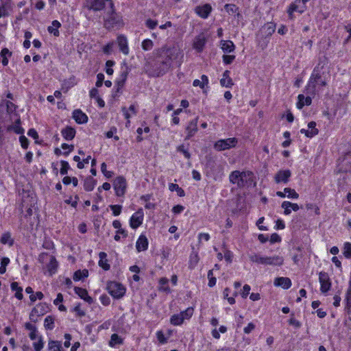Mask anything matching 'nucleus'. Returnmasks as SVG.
<instances>
[{
  "label": "nucleus",
  "mask_w": 351,
  "mask_h": 351,
  "mask_svg": "<svg viewBox=\"0 0 351 351\" xmlns=\"http://www.w3.org/2000/svg\"><path fill=\"white\" fill-rule=\"evenodd\" d=\"M155 55L157 58V67L154 70V73L156 75L159 76L166 73L171 66V63L168 60L167 55L165 53V51L163 47L155 50Z\"/></svg>",
  "instance_id": "obj_1"
},
{
  "label": "nucleus",
  "mask_w": 351,
  "mask_h": 351,
  "mask_svg": "<svg viewBox=\"0 0 351 351\" xmlns=\"http://www.w3.org/2000/svg\"><path fill=\"white\" fill-rule=\"evenodd\" d=\"M252 172L250 171H233L229 176V180L233 184H237L238 187H244L248 181L252 178Z\"/></svg>",
  "instance_id": "obj_2"
},
{
  "label": "nucleus",
  "mask_w": 351,
  "mask_h": 351,
  "mask_svg": "<svg viewBox=\"0 0 351 351\" xmlns=\"http://www.w3.org/2000/svg\"><path fill=\"white\" fill-rule=\"evenodd\" d=\"M250 260L261 265H282L283 263V258L279 256H262L257 254H252L250 256Z\"/></svg>",
  "instance_id": "obj_3"
},
{
  "label": "nucleus",
  "mask_w": 351,
  "mask_h": 351,
  "mask_svg": "<svg viewBox=\"0 0 351 351\" xmlns=\"http://www.w3.org/2000/svg\"><path fill=\"white\" fill-rule=\"evenodd\" d=\"M320 79L321 75L319 73L314 69L306 86V90L308 93L313 95L315 93V88L317 86H326V82L324 80H319Z\"/></svg>",
  "instance_id": "obj_4"
},
{
  "label": "nucleus",
  "mask_w": 351,
  "mask_h": 351,
  "mask_svg": "<svg viewBox=\"0 0 351 351\" xmlns=\"http://www.w3.org/2000/svg\"><path fill=\"white\" fill-rule=\"evenodd\" d=\"M237 143L238 139L235 137H232L226 139H219L215 143L213 147L215 150L221 152L235 147Z\"/></svg>",
  "instance_id": "obj_5"
},
{
  "label": "nucleus",
  "mask_w": 351,
  "mask_h": 351,
  "mask_svg": "<svg viewBox=\"0 0 351 351\" xmlns=\"http://www.w3.org/2000/svg\"><path fill=\"white\" fill-rule=\"evenodd\" d=\"M108 293L116 299L122 298L125 293V287L119 282L110 281L107 285Z\"/></svg>",
  "instance_id": "obj_6"
},
{
  "label": "nucleus",
  "mask_w": 351,
  "mask_h": 351,
  "mask_svg": "<svg viewBox=\"0 0 351 351\" xmlns=\"http://www.w3.org/2000/svg\"><path fill=\"white\" fill-rule=\"evenodd\" d=\"M39 260L42 263H44V261H48L46 268L50 276L53 275L57 271L58 263L53 256L49 255L47 254H43L40 256Z\"/></svg>",
  "instance_id": "obj_7"
},
{
  "label": "nucleus",
  "mask_w": 351,
  "mask_h": 351,
  "mask_svg": "<svg viewBox=\"0 0 351 351\" xmlns=\"http://www.w3.org/2000/svg\"><path fill=\"white\" fill-rule=\"evenodd\" d=\"M163 48L165 51V53L167 55L168 60H170L171 64L173 62L180 63L183 58V53L179 47L176 46H173L171 47L163 46Z\"/></svg>",
  "instance_id": "obj_8"
},
{
  "label": "nucleus",
  "mask_w": 351,
  "mask_h": 351,
  "mask_svg": "<svg viewBox=\"0 0 351 351\" xmlns=\"http://www.w3.org/2000/svg\"><path fill=\"white\" fill-rule=\"evenodd\" d=\"M113 188L118 197H123L126 193L127 181L123 176L117 177L113 182Z\"/></svg>",
  "instance_id": "obj_9"
},
{
  "label": "nucleus",
  "mask_w": 351,
  "mask_h": 351,
  "mask_svg": "<svg viewBox=\"0 0 351 351\" xmlns=\"http://www.w3.org/2000/svg\"><path fill=\"white\" fill-rule=\"evenodd\" d=\"M48 306L45 303L38 304L31 311L29 319L33 322H36L38 317L44 315L48 311Z\"/></svg>",
  "instance_id": "obj_10"
},
{
  "label": "nucleus",
  "mask_w": 351,
  "mask_h": 351,
  "mask_svg": "<svg viewBox=\"0 0 351 351\" xmlns=\"http://www.w3.org/2000/svg\"><path fill=\"white\" fill-rule=\"evenodd\" d=\"M110 7L112 8V12L109 17L105 21V25L108 27H113L117 25H121L123 24L121 16L117 14L114 9V4L111 1Z\"/></svg>",
  "instance_id": "obj_11"
},
{
  "label": "nucleus",
  "mask_w": 351,
  "mask_h": 351,
  "mask_svg": "<svg viewBox=\"0 0 351 351\" xmlns=\"http://www.w3.org/2000/svg\"><path fill=\"white\" fill-rule=\"evenodd\" d=\"M144 219V213L143 209L140 208L135 212L130 219V226L132 229H136L142 225Z\"/></svg>",
  "instance_id": "obj_12"
},
{
  "label": "nucleus",
  "mask_w": 351,
  "mask_h": 351,
  "mask_svg": "<svg viewBox=\"0 0 351 351\" xmlns=\"http://www.w3.org/2000/svg\"><path fill=\"white\" fill-rule=\"evenodd\" d=\"M319 281L321 285L320 291L324 293L328 292L331 287V282L328 274L324 271L319 272Z\"/></svg>",
  "instance_id": "obj_13"
},
{
  "label": "nucleus",
  "mask_w": 351,
  "mask_h": 351,
  "mask_svg": "<svg viewBox=\"0 0 351 351\" xmlns=\"http://www.w3.org/2000/svg\"><path fill=\"white\" fill-rule=\"evenodd\" d=\"M291 176V172L289 169L280 170L274 176V180L277 184L284 183L286 184L289 182Z\"/></svg>",
  "instance_id": "obj_14"
},
{
  "label": "nucleus",
  "mask_w": 351,
  "mask_h": 351,
  "mask_svg": "<svg viewBox=\"0 0 351 351\" xmlns=\"http://www.w3.org/2000/svg\"><path fill=\"white\" fill-rule=\"evenodd\" d=\"M301 3V0H295L294 2L290 5L287 12L291 19H293V14L294 12H298L300 14L304 12L306 6H300Z\"/></svg>",
  "instance_id": "obj_15"
},
{
  "label": "nucleus",
  "mask_w": 351,
  "mask_h": 351,
  "mask_svg": "<svg viewBox=\"0 0 351 351\" xmlns=\"http://www.w3.org/2000/svg\"><path fill=\"white\" fill-rule=\"evenodd\" d=\"M206 43V38L205 35L202 33L195 36L193 40V47L197 52H201L203 51Z\"/></svg>",
  "instance_id": "obj_16"
},
{
  "label": "nucleus",
  "mask_w": 351,
  "mask_h": 351,
  "mask_svg": "<svg viewBox=\"0 0 351 351\" xmlns=\"http://www.w3.org/2000/svg\"><path fill=\"white\" fill-rule=\"evenodd\" d=\"M121 110L127 120L126 126H128L130 124V119L137 114V106L135 104H132L128 109L126 107H122Z\"/></svg>",
  "instance_id": "obj_17"
},
{
  "label": "nucleus",
  "mask_w": 351,
  "mask_h": 351,
  "mask_svg": "<svg viewBox=\"0 0 351 351\" xmlns=\"http://www.w3.org/2000/svg\"><path fill=\"white\" fill-rule=\"evenodd\" d=\"M86 6L88 10L100 11L104 9L105 3L103 0H86Z\"/></svg>",
  "instance_id": "obj_18"
},
{
  "label": "nucleus",
  "mask_w": 351,
  "mask_h": 351,
  "mask_svg": "<svg viewBox=\"0 0 351 351\" xmlns=\"http://www.w3.org/2000/svg\"><path fill=\"white\" fill-rule=\"evenodd\" d=\"M308 128H311V130L301 129L300 133L304 134L308 138H312L318 134V129L316 128V123L315 121H311L308 124Z\"/></svg>",
  "instance_id": "obj_19"
},
{
  "label": "nucleus",
  "mask_w": 351,
  "mask_h": 351,
  "mask_svg": "<svg viewBox=\"0 0 351 351\" xmlns=\"http://www.w3.org/2000/svg\"><path fill=\"white\" fill-rule=\"evenodd\" d=\"M212 8L210 4H204L202 6H197L195 8V12L203 19H206L210 14Z\"/></svg>",
  "instance_id": "obj_20"
},
{
  "label": "nucleus",
  "mask_w": 351,
  "mask_h": 351,
  "mask_svg": "<svg viewBox=\"0 0 351 351\" xmlns=\"http://www.w3.org/2000/svg\"><path fill=\"white\" fill-rule=\"evenodd\" d=\"M282 208L284 209V214L289 215L291 211H298L300 209L299 206L295 203H292L289 201H285L282 203Z\"/></svg>",
  "instance_id": "obj_21"
},
{
  "label": "nucleus",
  "mask_w": 351,
  "mask_h": 351,
  "mask_svg": "<svg viewBox=\"0 0 351 351\" xmlns=\"http://www.w3.org/2000/svg\"><path fill=\"white\" fill-rule=\"evenodd\" d=\"M112 226L115 229H117L116 232V234L114 235V240L118 241L120 240L121 237L119 236V234H121L122 237L125 238L128 236V232L125 230L121 228V223L119 220H114L112 222Z\"/></svg>",
  "instance_id": "obj_22"
},
{
  "label": "nucleus",
  "mask_w": 351,
  "mask_h": 351,
  "mask_svg": "<svg viewBox=\"0 0 351 351\" xmlns=\"http://www.w3.org/2000/svg\"><path fill=\"white\" fill-rule=\"evenodd\" d=\"M148 240L145 235L141 234L136 243V248L138 252L145 251L148 247Z\"/></svg>",
  "instance_id": "obj_23"
},
{
  "label": "nucleus",
  "mask_w": 351,
  "mask_h": 351,
  "mask_svg": "<svg viewBox=\"0 0 351 351\" xmlns=\"http://www.w3.org/2000/svg\"><path fill=\"white\" fill-rule=\"evenodd\" d=\"M118 45L120 51L125 55L129 53V47L128 45V40L125 36L120 35L117 38Z\"/></svg>",
  "instance_id": "obj_24"
},
{
  "label": "nucleus",
  "mask_w": 351,
  "mask_h": 351,
  "mask_svg": "<svg viewBox=\"0 0 351 351\" xmlns=\"http://www.w3.org/2000/svg\"><path fill=\"white\" fill-rule=\"evenodd\" d=\"M186 130L187 132L186 138L189 139L197 131V118L193 119L189 123Z\"/></svg>",
  "instance_id": "obj_25"
},
{
  "label": "nucleus",
  "mask_w": 351,
  "mask_h": 351,
  "mask_svg": "<svg viewBox=\"0 0 351 351\" xmlns=\"http://www.w3.org/2000/svg\"><path fill=\"white\" fill-rule=\"evenodd\" d=\"M73 118L79 123H85L88 121V117L81 110H75L73 112Z\"/></svg>",
  "instance_id": "obj_26"
},
{
  "label": "nucleus",
  "mask_w": 351,
  "mask_h": 351,
  "mask_svg": "<svg viewBox=\"0 0 351 351\" xmlns=\"http://www.w3.org/2000/svg\"><path fill=\"white\" fill-rule=\"evenodd\" d=\"M276 286L281 287L283 289H287L291 286V281L289 278L279 277L276 278L274 280Z\"/></svg>",
  "instance_id": "obj_27"
},
{
  "label": "nucleus",
  "mask_w": 351,
  "mask_h": 351,
  "mask_svg": "<svg viewBox=\"0 0 351 351\" xmlns=\"http://www.w3.org/2000/svg\"><path fill=\"white\" fill-rule=\"evenodd\" d=\"M298 99L297 108L299 109H302L304 106H310L312 103L311 96L305 97L304 95L300 94L298 96Z\"/></svg>",
  "instance_id": "obj_28"
},
{
  "label": "nucleus",
  "mask_w": 351,
  "mask_h": 351,
  "mask_svg": "<svg viewBox=\"0 0 351 351\" xmlns=\"http://www.w3.org/2000/svg\"><path fill=\"white\" fill-rule=\"evenodd\" d=\"M74 290L75 293L82 299L88 302L89 304L93 302V298L88 295V291L85 289L81 287H75Z\"/></svg>",
  "instance_id": "obj_29"
},
{
  "label": "nucleus",
  "mask_w": 351,
  "mask_h": 351,
  "mask_svg": "<svg viewBox=\"0 0 351 351\" xmlns=\"http://www.w3.org/2000/svg\"><path fill=\"white\" fill-rule=\"evenodd\" d=\"M0 242L3 245H8L9 247H11L14 245V240L10 232H5L0 238Z\"/></svg>",
  "instance_id": "obj_30"
},
{
  "label": "nucleus",
  "mask_w": 351,
  "mask_h": 351,
  "mask_svg": "<svg viewBox=\"0 0 351 351\" xmlns=\"http://www.w3.org/2000/svg\"><path fill=\"white\" fill-rule=\"evenodd\" d=\"M230 72L229 71H225L223 73V77L220 80V84L222 86L231 87L233 85L232 80L230 77Z\"/></svg>",
  "instance_id": "obj_31"
},
{
  "label": "nucleus",
  "mask_w": 351,
  "mask_h": 351,
  "mask_svg": "<svg viewBox=\"0 0 351 351\" xmlns=\"http://www.w3.org/2000/svg\"><path fill=\"white\" fill-rule=\"evenodd\" d=\"M220 46L224 53H230L234 50L235 46L231 40H221Z\"/></svg>",
  "instance_id": "obj_32"
},
{
  "label": "nucleus",
  "mask_w": 351,
  "mask_h": 351,
  "mask_svg": "<svg viewBox=\"0 0 351 351\" xmlns=\"http://www.w3.org/2000/svg\"><path fill=\"white\" fill-rule=\"evenodd\" d=\"M61 133L66 141H71L75 137V130L71 127H66L62 130Z\"/></svg>",
  "instance_id": "obj_33"
},
{
  "label": "nucleus",
  "mask_w": 351,
  "mask_h": 351,
  "mask_svg": "<svg viewBox=\"0 0 351 351\" xmlns=\"http://www.w3.org/2000/svg\"><path fill=\"white\" fill-rule=\"evenodd\" d=\"M11 290L15 292L14 296L19 300H21L23 298V295L22 293L23 289L19 287V283L17 282H13L10 285Z\"/></svg>",
  "instance_id": "obj_34"
},
{
  "label": "nucleus",
  "mask_w": 351,
  "mask_h": 351,
  "mask_svg": "<svg viewBox=\"0 0 351 351\" xmlns=\"http://www.w3.org/2000/svg\"><path fill=\"white\" fill-rule=\"evenodd\" d=\"M95 184L96 180L90 176L87 177L84 181V188L86 191H92Z\"/></svg>",
  "instance_id": "obj_35"
},
{
  "label": "nucleus",
  "mask_w": 351,
  "mask_h": 351,
  "mask_svg": "<svg viewBox=\"0 0 351 351\" xmlns=\"http://www.w3.org/2000/svg\"><path fill=\"white\" fill-rule=\"evenodd\" d=\"M99 265L104 270H108L110 269V265L108 263V260L106 258L107 254L105 252H101L99 253Z\"/></svg>",
  "instance_id": "obj_36"
},
{
  "label": "nucleus",
  "mask_w": 351,
  "mask_h": 351,
  "mask_svg": "<svg viewBox=\"0 0 351 351\" xmlns=\"http://www.w3.org/2000/svg\"><path fill=\"white\" fill-rule=\"evenodd\" d=\"M61 26L60 23L58 21H53L51 25L48 27V32L53 34L54 36H59L58 28Z\"/></svg>",
  "instance_id": "obj_37"
},
{
  "label": "nucleus",
  "mask_w": 351,
  "mask_h": 351,
  "mask_svg": "<svg viewBox=\"0 0 351 351\" xmlns=\"http://www.w3.org/2000/svg\"><path fill=\"white\" fill-rule=\"evenodd\" d=\"M201 81L199 80H195L193 82V85L195 87L199 86L203 89L204 86L208 84V78L206 75H202L201 76Z\"/></svg>",
  "instance_id": "obj_38"
},
{
  "label": "nucleus",
  "mask_w": 351,
  "mask_h": 351,
  "mask_svg": "<svg viewBox=\"0 0 351 351\" xmlns=\"http://www.w3.org/2000/svg\"><path fill=\"white\" fill-rule=\"evenodd\" d=\"M49 351H61L62 344L60 341L51 340L48 343Z\"/></svg>",
  "instance_id": "obj_39"
},
{
  "label": "nucleus",
  "mask_w": 351,
  "mask_h": 351,
  "mask_svg": "<svg viewBox=\"0 0 351 351\" xmlns=\"http://www.w3.org/2000/svg\"><path fill=\"white\" fill-rule=\"evenodd\" d=\"M194 313L193 307H188L183 311H181L179 314L182 317V318L185 320H189Z\"/></svg>",
  "instance_id": "obj_40"
},
{
  "label": "nucleus",
  "mask_w": 351,
  "mask_h": 351,
  "mask_svg": "<svg viewBox=\"0 0 351 351\" xmlns=\"http://www.w3.org/2000/svg\"><path fill=\"white\" fill-rule=\"evenodd\" d=\"M12 55V53L9 51L7 48H3L1 53L0 56L2 58V64L3 66H7L8 64V57H10Z\"/></svg>",
  "instance_id": "obj_41"
},
{
  "label": "nucleus",
  "mask_w": 351,
  "mask_h": 351,
  "mask_svg": "<svg viewBox=\"0 0 351 351\" xmlns=\"http://www.w3.org/2000/svg\"><path fill=\"white\" fill-rule=\"evenodd\" d=\"M123 343V339L119 337L117 334H112L109 341V345L111 347H114L117 345H121Z\"/></svg>",
  "instance_id": "obj_42"
},
{
  "label": "nucleus",
  "mask_w": 351,
  "mask_h": 351,
  "mask_svg": "<svg viewBox=\"0 0 351 351\" xmlns=\"http://www.w3.org/2000/svg\"><path fill=\"white\" fill-rule=\"evenodd\" d=\"M184 322L179 313L173 314L170 318V323L173 326H180Z\"/></svg>",
  "instance_id": "obj_43"
},
{
  "label": "nucleus",
  "mask_w": 351,
  "mask_h": 351,
  "mask_svg": "<svg viewBox=\"0 0 351 351\" xmlns=\"http://www.w3.org/2000/svg\"><path fill=\"white\" fill-rule=\"evenodd\" d=\"M10 130L14 131L16 134H23L24 132V130L21 126V121L20 119H17L15 123L10 127Z\"/></svg>",
  "instance_id": "obj_44"
},
{
  "label": "nucleus",
  "mask_w": 351,
  "mask_h": 351,
  "mask_svg": "<svg viewBox=\"0 0 351 351\" xmlns=\"http://www.w3.org/2000/svg\"><path fill=\"white\" fill-rule=\"evenodd\" d=\"M44 326L47 330H52L54 328V318L52 316H47L44 321Z\"/></svg>",
  "instance_id": "obj_45"
},
{
  "label": "nucleus",
  "mask_w": 351,
  "mask_h": 351,
  "mask_svg": "<svg viewBox=\"0 0 351 351\" xmlns=\"http://www.w3.org/2000/svg\"><path fill=\"white\" fill-rule=\"evenodd\" d=\"M169 280L167 278H162L159 280L160 290L165 292H170V289L168 286Z\"/></svg>",
  "instance_id": "obj_46"
},
{
  "label": "nucleus",
  "mask_w": 351,
  "mask_h": 351,
  "mask_svg": "<svg viewBox=\"0 0 351 351\" xmlns=\"http://www.w3.org/2000/svg\"><path fill=\"white\" fill-rule=\"evenodd\" d=\"M169 189L171 191H176L178 193V195L180 196V197H182L184 195V190L180 188L178 184H173V183H171L169 184Z\"/></svg>",
  "instance_id": "obj_47"
},
{
  "label": "nucleus",
  "mask_w": 351,
  "mask_h": 351,
  "mask_svg": "<svg viewBox=\"0 0 351 351\" xmlns=\"http://www.w3.org/2000/svg\"><path fill=\"white\" fill-rule=\"evenodd\" d=\"M285 193L289 199H296L299 197V194L293 189L285 188Z\"/></svg>",
  "instance_id": "obj_48"
},
{
  "label": "nucleus",
  "mask_w": 351,
  "mask_h": 351,
  "mask_svg": "<svg viewBox=\"0 0 351 351\" xmlns=\"http://www.w3.org/2000/svg\"><path fill=\"white\" fill-rule=\"evenodd\" d=\"M88 274V272L86 269H84L83 271L78 270L75 272L74 276H73V280L75 281L80 280L85 277H87Z\"/></svg>",
  "instance_id": "obj_49"
},
{
  "label": "nucleus",
  "mask_w": 351,
  "mask_h": 351,
  "mask_svg": "<svg viewBox=\"0 0 351 351\" xmlns=\"http://www.w3.org/2000/svg\"><path fill=\"white\" fill-rule=\"evenodd\" d=\"M154 43L150 39H145L143 40L141 47L144 51H149L153 48Z\"/></svg>",
  "instance_id": "obj_50"
},
{
  "label": "nucleus",
  "mask_w": 351,
  "mask_h": 351,
  "mask_svg": "<svg viewBox=\"0 0 351 351\" xmlns=\"http://www.w3.org/2000/svg\"><path fill=\"white\" fill-rule=\"evenodd\" d=\"M33 347L35 351H41L44 347V341L43 337H39L33 343Z\"/></svg>",
  "instance_id": "obj_51"
},
{
  "label": "nucleus",
  "mask_w": 351,
  "mask_h": 351,
  "mask_svg": "<svg viewBox=\"0 0 351 351\" xmlns=\"http://www.w3.org/2000/svg\"><path fill=\"white\" fill-rule=\"evenodd\" d=\"M344 256L347 258H351V243L346 242L343 245V252Z\"/></svg>",
  "instance_id": "obj_52"
},
{
  "label": "nucleus",
  "mask_w": 351,
  "mask_h": 351,
  "mask_svg": "<svg viewBox=\"0 0 351 351\" xmlns=\"http://www.w3.org/2000/svg\"><path fill=\"white\" fill-rule=\"evenodd\" d=\"M69 162L64 160L61 161V168L60 170V173L61 175H66L68 173V170L69 169Z\"/></svg>",
  "instance_id": "obj_53"
},
{
  "label": "nucleus",
  "mask_w": 351,
  "mask_h": 351,
  "mask_svg": "<svg viewBox=\"0 0 351 351\" xmlns=\"http://www.w3.org/2000/svg\"><path fill=\"white\" fill-rule=\"evenodd\" d=\"M226 11L228 14H235L238 10V8L234 4H226L224 6Z\"/></svg>",
  "instance_id": "obj_54"
},
{
  "label": "nucleus",
  "mask_w": 351,
  "mask_h": 351,
  "mask_svg": "<svg viewBox=\"0 0 351 351\" xmlns=\"http://www.w3.org/2000/svg\"><path fill=\"white\" fill-rule=\"evenodd\" d=\"M107 165L105 162H103L101 165V172L103 173V174L107 178H110L113 175V172L112 171H108L107 169Z\"/></svg>",
  "instance_id": "obj_55"
},
{
  "label": "nucleus",
  "mask_w": 351,
  "mask_h": 351,
  "mask_svg": "<svg viewBox=\"0 0 351 351\" xmlns=\"http://www.w3.org/2000/svg\"><path fill=\"white\" fill-rule=\"evenodd\" d=\"M110 208L112 211L114 216H118L121 213L122 206L121 205H110Z\"/></svg>",
  "instance_id": "obj_56"
},
{
  "label": "nucleus",
  "mask_w": 351,
  "mask_h": 351,
  "mask_svg": "<svg viewBox=\"0 0 351 351\" xmlns=\"http://www.w3.org/2000/svg\"><path fill=\"white\" fill-rule=\"evenodd\" d=\"M199 261V258L197 254H191L190 256V263L189 267L193 268L196 266Z\"/></svg>",
  "instance_id": "obj_57"
},
{
  "label": "nucleus",
  "mask_w": 351,
  "mask_h": 351,
  "mask_svg": "<svg viewBox=\"0 0 351 351\" xmlns=\"http://www.w3.org/2000/svg\"><path fill=\"white\" fill-rule=\"evenodd\" d=\"M156 337L161 344H165L167 342V339L165 337L162 331L161 330L156 332Z\"/></svg>",
  "instance_id": "obj_58"
},
{
  "label": "nucleus",
  "mask_w": 351,
  "mask_h": 351,
  "mask_svg": "<svg viewBox=\"0 0 351 351\" xmlns=\"http://www.w3.org/2000/svg\"><path fill=\"white\" fill-rule=\"evenodd\" d=\"M114 64V62L112 60H108L106 62V72L108 75H111L113 73V69L111 68Z\"/></svg>",
  "instance_id": "obj_59"
},
{
  "label": "nucleus",
  "mask_w": 351,
  "mask_h": 351,
  "mask_svg": "<svg viewBox=\"0 0 351 351\" xmlns=\"http://www.w3.org/2000/svg\"><path fill=\"white\" fill-rule=\"evenodd\" d=\"M230 289L228 288H226L223 291V296L224 298L227 299L229 304H233L235 303V300L233 297H228Z\"/></svg>",
  "instance_id": "obj_60"
},
{
  "label": "nucleus",
  "mask_w": 351,
  "mask_h": 351,
  "mask_svg": "<svg viewBox=\"0 0 351 351\" xmlns=\"http://www.w3.org/2000/svg\"><path fill=\"white\" fill-rule=\"evenodd\" d=\"M276 26L273 23H269L264 27V29H266V32L268 35H271L275 32Z\"/></svg>",
  "instance_id": "obj_61"
},
{
  "label": "nucleus",
  "mask_w": 351,
  "mask_h": 351,
  "mask_svg": "<svg viewBox=\"0 0 351 351\" xmlns=\"http://www.w3.org/2000/svg\"><path fill=\"white\" fill-rule=\"evenodd\" d=\"M44 295L43 293L40 291H38L36 293V294H32L29 296V299L32 302H35L36 299L42 300L43 298Z\"/></svg>",
  "instance_id": "obj_62"
},
{
  "label": "nucleus",
  "mask_w": 351,
  "mask_h": 351,
  "mask_svg": "<svg viewBox=\"0 0 351 351\" xmlns=\"http://www.w3.org/2000/svg\"><path fill=\"white\" fill-rule=\"evenodd\" d=\"M99 300L101 304L104 306H108L110 303V299L106 295H102L99 297Z\"/></svg>",
  "instance_id": "obj_63"
},
{
  "label": "nucleus",
  "mask_w": 351,
  "mask_h": 351,
  "mask_svg": "<svg viewBox=\"0 0 351 351\" xmlns=\"http://www.w3.org/2000/svg\"><path fill=\"white\" fill-rule=\"evenodd\" d=\"M255 327V324L252 322H250L247 324L246 327L243 328V332L245 334H250L254 330Z\"/></svg>",
  "instance_id": "obj_64"
}]
</instances>
